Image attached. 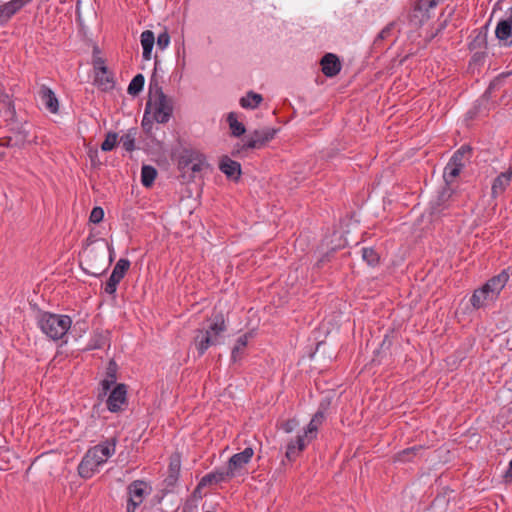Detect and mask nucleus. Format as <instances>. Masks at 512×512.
I'll return each instance as SVG.
<instances>
[{
	"mask_svg": "<svg viewBox=\"0 0 512 512\" xmlns=\"http://www.w3.org/2000/svg\"><path fill=\"white\" fill-rule=\"evenodd\" d=\"M104 218V210L100 206H96L92 209L89 220L94 224L100 223Z\"/></svg>",
	"mask_w": 512,
	"mask_h": 512,
	"instance_id": "obj_43",
	"label": "nucleus"
},
{
	"mask_svg": "<svg viewBox=\"0 0 512 512\" xmlns=\"http://www.w3.org/2000/svg\"><path fill=\"white\" fill-rule=\"evenodd\" d=\"M506 474L512 478V459L510 460L509 464H508V469H507V472Z\"/></svg>",
	"mask_w": 512,
	"mask_h": 512,
	"instance_id": "obj_50",
	"label": "nucleus"
},
{
	"mask_svg": "<svg viewBox=\"0 0 512 512\" xmlns=\"http://www.w3.org/2000/svg\"><path fill=\"white\" fill-rule=\"evenodd\" d=\"M214 483H222L227 481L228 479L234 478L235 476L230 471L228 466L224 468H218L214 471H212Z\"/></svg>",
	"mask_w": 512,
	"mask_h": 512,
	"instance_id": "obj_38",
	"label": "nucleus"
},
{
	"mask_svg": "<svg viewBox=\"0 0 512 512\" xmlns=\"http://www.w3.org/2000/svg\"><path fill=\"white\" fill-rule=\"evenodd\" d=\"M227 122L233 137H240L245 134L246 127L242 122H239L235 112H230L227 115Z\"/></svg>",
	"mask_w": 512,
	"mask_h": 512,
	"instance_id": "obj_29",
	"label": "nucleus"
},
{
	"mask_svg": "<svg viewBox=\"0 0 512 512\" xmlns=\"http://www.w3.org/2000/svg\"><path fill=\"white\" fill-rule=\"evenodd\" d=\"M94 55H93V67H94V73L97 71H105L108 70L107 66L105 65V61L102 57L96 56L95 53L98 52V48L94 47Z\"/></svg>",
	"mask_w": 512,
	"mask_h": 512,
	"instance_id": "obj_42",
	"label": "nucleus"
},
{
	"mask_svg": "<svg viewBox=\"0 0 512 512\" xmlns=\"http://www.w3.org/2000/svg\"><path fill=\"white\" fill-rule=\"evenodd\" d=\"M250 336H251L250 333H246V334H243L240 337H238V339L236 340V343L231 351V360L233 362H237L238 360L241 359V357L244 353V349L246 348V346L248 344Z\"/></svg>",
	"mask_w": 512,
	"mask_h": 512,
	"instance_id": "obj_28",
	"label": "nucleus"
},
{
	"mask_svg": "<svg viewBox=\"0 0 512 512\" xmlns=\"http://www.w3.org/2000/svg\"><path fill=\"white\" fill-rule=\"evenodd\" d=\"M106 396V407L111 413H120L128 406V387L124 383L116 384Z\"/></svg>",
	"mask_w": 512,
	"mask_h": 512,
	"instance_id": "obj_5",
	"label": "nucleus"
},
{
	"mask_svg": "<svg viewBox=\"0 0 512 512\" xmlns=\"http://www.w3.org/2000/svg\"><path fill=\"white\" fill-rule=\"evenodd\" d=\"M100 467L101 464L99 461L95 459L91 451L88 450L78 465V473L82 478L89 479L99 471Z\"/></svg>",
	"mask_w": 512,
	"mask_h": 512,
	"instance_id": "obj_16",
	"label": "nucleus"
},
{
	"mask_svg": "<svg viewBox=\"0 0 512 512\" xmlns=\"http://www.w3.org/2000/svg\"><path fill=\"white\" fill-rule=\"evenodd\" d=\"M422 448L420 446H413L407 449L402 450L397 455V461L399 462H407L411 461L417 454V452L421 451Z\"/></svg>",
	"mask_w": 512,
	"mask_h": 512,
	"instance_id": "obj_39",
	"label": "nucleus"
},
{
	"mask_svg": "<svg viewBox=\"0 0 512 512\" xmlns=\"http://www.w3.org/2000/svg\"><path fill=\"white\" fill-rule=\"evenodd\" d=\"M151 103L150 101L147 103V106H146V110H145V113H144V116H143V119H142V127L145 129V130H149L151 128V125H152V121L147 117L148 115V108L150 107Z\"/></svg>",
	"mask_w": 512,
	"mask_h": 512,
	"instance_id": "obj_46",
	"label": "nucleus"
},
{
	"mask_svg": "<svg viewBox=\"0 0 512 512\" xmlns=\"http://www.w3.org/2000/svg\"><path fill=\"white\" fill-rule=\"evenodd\" d=\"M144 83L145 78L142 74L135 75L128 85V93L133 96L137 95L143 90Z\"/></svg>",
	"mask_w": 512,
	"mask_h": 512,
	"instance_id": "obj_34",
	"label": "nucleus"
},
{
	"mask_svg": "<svg viewBox=\"0 0 512 512\" xmlns=\"http://www.w3.org/2000/svg\"><path fill=\"white\" fill-rule=\"evenodd\" d=\"M308 444L309 442L298 434L296 439L288 442L285 453L286 458L289 461L295 460Z\"/></svg>",
	"mask_w": 512,
	"mask_h": 512,
	"instance_id": "obj_23",
	"label": "nucleus"
},
{
	"mask_svg": "<svg viewBox=\"0 0 512 512\" xmlns=\"http://www.w3.org/2000/svg\"><path fill=\"white\" fill-rule=\"evenodd\" d=\"M219 169L230 179L238 180L241 175L240 163L230 159L229 157H224L221 160Z\"/></svg>",
	"mask_w": 512,
	"mask_h": 512,
	"instance_id": "obj_22",
	"label": "nucleus"
},
{
	"mask_svg": "<svg viewBox=\"0 0 512 512\" xmlns=\"http://www.w3.org/2000/svg\"><path fill=\"white\" fill-rule=\"evenodd\" d=\"M512 184V166L506 171L501 172L492 182L491 197L496 199L503 195L507 188Z\"/></svg>",
	"mask_w": 512,
	"mask_h": 512,
	"instance_id": "obj_15",
	"label": "nucleus"
},
{
	"mask_svg": "<svg viewBox=\"0 0 512 512\" xmlns=\"http://www.w3.org/2000/svg\"><path fill=\"white\" fill-rule=\"evenodd\" d=\"M107 249L109 251V260L110 261H113V256H114V247L112 244H107Z\"/></svg>",
	"mask_w": 512,
	"mask_h": 512,
	"instance_id": "obj_49",
	"label": "nucleus"
},
{
	"mask_svg": "<svg viewBox=\"0 0 512 512\" xmlns=\"http://www.w3.org/2000/svg\"><path fill=\"white\" fill-rule=\"evenodd\" d=\"M263 97L261 94L254 91H249L246 95L242 96L239 100L240 106L244 109H256L261 102Z\"/></svg>",
	"mask_w": 512,
	"mask_h": 512,
	"instance_id": "obj_26",
	"label": "nucleus"
},
{
	"mask_svg": "<svg viewBox=\"0 0 512 512\" xmlns=\"http://www.w3.org/2000/svg\"><path fill=\"white\" fill-rule=\"evenodd\" d=\"M253 455V448L246 447L243 451L230 457L227 466L235 477L241 475V470L251 461Z\"/></svg>",
	"mask_w": 512,
	"mask_h": 512,
	"instance_id": "obj_13",
	"label": "nucleus"
},
{
	"mask_svg": "<svg viewBox=\"0 0 512 512\" xmlns=\"http://www.w3.org/2000/svg\"><path fill=\"white\" fill-rule=\"evenodd\" d=\"M151 486L144 480H134L127 486L126 512H135L151 493Z\"/></svg>",
	"mask_w": 512,
	"mask_h": 512,
	"instance_id": "obj_4",
	"label": "nucleus"
},
{
	"mask_svg": "<svg viewBox=\"0 0 512 512\" xmlns=\"http://www.w3.org/2000/svg\"><path fill=\"white\" fill-rule=\"evenodd\" d=\"M444 0H417L410 15L409 22L413 28L423 26L433 15L434 9Z\"/></svg>",
	"mask_w": 512,
	"mask_h": 512,
	"instance_id": "obj_3",
	"label": "nucleus"
},
{
	"mask_svg": "<svg viewBox=\"0 0 512 512\" xmlns=\"http://www.w3.org/2000/svg\"><path fill=\"white\" fill-rule=\"evenodd\" d=\"M38 94L45 109L51 114H58L59 100L55 92L48 86L41 85Z\"/></svg>",
	"mask_w": 512,
	"mask_h": 512,
	"instance_id": "obj_17",
	"label": "nucleus"
},
{
	"mask_svg": "<svg viewBox=\"0 0 512 512\" xmlns=\"http://www.w3.org/2000/svg\"><path fill=\"white\" fill-rule=\"evenodd\" d=\"M172 112L173 107L171 101L160 90L158 97L154 102L153 120L159 124H165L170 120Z\"/></svg>",
	"mask_w": 512,
	"mask_h": 512,
	"instance_id": "obj_8",
	"label": "nucleus"
},
{
	"mask_svg": "<svg viewBox=\"0 0 512 512\" xmlns=\"http://www.w3.org/2000/svg\"><path fill=\"white\" fill-rule=\"evenodd\" d=\"M179 166L183 170H188L196 174L207 168L208 163L204 154L193 149H186L179 158Z\"/></svg>",
	"mask_w": 512,
	"mask_h": 512,
	"instance_id": "obj_7",
	"label": "nucleus"
},
{
	"mask_svg": "<svg viewBox=\"0 0 512 512\" xmlns=\"http://www.w3.org/2000/svg\"><path fill=\"white\" fill-rule=\"evenodd\" d=\"M85 273L88 274V275L94 276V277H98L100 275V273H90V272H88L86 270H85Z\"/></svg>",
	"mask_w": 512,
	"mask_h": 512,
	"instance_id": "obj_51",
	"label": "nucleus"
},
{
	"mask_svg": "<svg viewBox=\"0 0 512 512\" xmlns=\"http://www.w3.org/2000/svg\"><path fill=\"white\" fill-rule=\"evenodd\" d=\"M214 483V479H213V475H212V472L206 474L205 476L202 477V479L200 480V483L199 485L200 486H206V485H209V484H212Z\"/></svg>",
	"mask_w": 512,
	"mask_h": 512,
	"instance_id": "obj_47",
	"label": "nucleus"
},
{
	"mask_svg": "<svg viewBox=\"0 0 512 512\" xmlns=\"http://www.w3.org/2000/svg\"><path fill=\"white\" fill-rule=\"evenodd\" d=\"M471 147L469 145H462L459 149H457L452 157L450 158V162L454 164H464L465 165V157L471 154Z\"/></svg>",
	"mask_w": 512,
	"mask_h": 512,
	"instance_id": "obj_35",
	"label": "nucleus"
},
{
	"mask_svg": "<svg viewBox=\"0 0 512 512\" xmlns=\"http://www.w3.org/2000/svg\"><path fill=\"white\" fill-rule=\"evenodd\" d=\"M140 42L143 49L142 58L149 61L152 58V50L155 44L154 33L150 30H145L140 35Z\"/></svg>",
	"mask_w": 512,
	"mask_h": 512,
	"instance_id": "obj_24",
	"label": "nucleus"
},
{
	"mask_svg": "<svg viewBox=\"0 0 512 512\" xmlns=\"http://www.w3.org/2000/svg\"><path fill=\"white\" fill-rule=\"evenodd\" d=\"M130 267V261L125 258H121L115 264L112 273L106 282L104 291L109 295H114L117 291V286L120 281L124 278L126 271Z\"/></svg>",
	"mask_w": 512,
	"mask_h": 512,
	"instance_id": "obj_9",
	"label": "nucleus"
},
{
	"mask_svg": "<svg viewBox=\"0 0 512 512\" xmlns=\"http://www.w3.org/2000/svg\"><path fill=\"white\" fill-rule=\"evenodd\" d=\"M451 196V189H443L437 196L436 200L431 202V213L435 216L444 215V211L448 209L447 201Z\"/></svg>",
	"mask_w": 512,
	"mask_h": 512,
	"instance_id": "obj_21",
	"label": "nucleus"
},
{
	"mask_svg": "<svg viewBox=\"0 0 512 512\" xmlns=\"http://www.w3.org/2000/svg\"><path fill=\"white\" fill-rule=\"evenodd\" d=\"M324 418V413L321 411H318L315 413V415L312 417V419H316V423L320 424Z\"/></svg>",
	"mask_w": 512,
	"mask_h": 512,
	"instance_id": "obj_48",
	"label": "nucleus"
},
{
	"mask_svg": "<svg viewBox=\"0 0 512 512\" xmlns=\"http://www.w3.org/2000/svg\"><path fill=\"white\" fill-rule=\"evenodd\" d=\"M107 335L102 331H96L91 336L89 342H88V349L89 350H97L102 349L107 344Z\"/></svg>",
	"mask_w": 512,
	"mask_h": 512,
	"instance_id": "obj_32",
	"label": "nucleus"
},
{
	"mask_svg": "<svg viewBox=\"0 0 512 512\" xmlns=\"http://www.w3.org/2000/svg\"><path fill=\"white\" fill-rule=\"evenodd\" d=\"M33 0H10L0 5V25L3 26Z\"/></svg>",
	"mask_w": 512,
	"mask_h": 512,
	"instance_id": "obj_14",
	"label": "nucleus"
},
{
	"mask_svg": "<svg viewBox=\"0 0 512 512\" xmlns=\"http://www.w3.org/2000/svg\"><path fill=\"white\" fill-rule=\"evenodd\" d=\"M362 259L371 267H375L379 263V255L372 247L362 248Z\"/></svg>",
	"mask_w": 512,
	"mask_h": 512,
	"instance_id": "obj_36",
	"label": "nucleus"
},
{
	"mask_svg": "<svg viewBox=\"0 0 512 512\" xmlns=\"http://www.w3.org/2000/svg\"><path fill=\"white\" fill-rule=\"evenodd\" d=\"M136 134L137 132L135 129H129L121 136L119 142L125 151L132 152L135 150Z\"/></svg>",
	"mask_w": 512,
	"mask_h": 512,
	"instance_id": "obj_33",
	"label": "nucleus"
},
{
	"mask_svg": "<svg viewBox=\"0 0 512 512\" xmlns=\"http://www.w3.org/2000/svg\"><path fill=\"white\" fill-rule=\"evenodd\" d=\"M226 330L227 326L222 315L215 316L196 329L192 345L196 349L198 357L203 356L210 347L222 344L223 334Z\"/></svg>",
	"mask_w": 512,
	"mask_h": 512,
	"instance_id": "obj_1",
	"label": "nucleus"
},
{
	"mask_svg": "<svg viewBox=\"0 0 512 512\" xmlns=\"http://www.w3.org/2000/svg\"><path fill=\"white\" fill-rule=\"evenodd\" d=\"M72 325V319L68 315L45 312L38 319L40 330L50 339H62Z\"/></svg>",
	"mask_w": 512,
	"mask_h": 512,
	"instance_id": "obj_2",
	"label": "nucleus"
},
{
	"mask_svg": "<svg viewBox=\"0 0 512 512\" xmlns=\"http://www.w3.org/2000/svg\"><path fill=\"white\" fill-rule=\"evenodd\" d=\"M277 133V130L271 127L255 129L243 138L241 149H259L267 142L271 141Z\"/></svg>",
	"mask_w": 512,
	"mask_h": 512,
	"instance_id": "obj_6",
	"label": "nucleus"
},
{
	"mask_svg": "<svg viewBox=\"0 0 512 512\" xmlns=\"http://www.w3.org/2000/svg\"><path fill=\"white\" fill-rule=\"evenodd\" d=\"M117 366L111 361L106 369L105 377L100 381L101 392L99 397H104L117 383Z\"/></svg>",
	"mask_w": 512,
	"mask_h": 512,
	"instance_id": "obj_19",
	"label": "nucleus"
},
{
	"mask_svg": "<svg viewBox=\"0 0 512 512\" xmlns=\"http://www.w3.org/2000/svg\"><path fill=\"white\" fill-rule=\"evenodd\" d=\"M495 35L504 46H512V5L506 11L505 16L497 23Z\"/></svg>",
	"mask_w": 512,
	"mask_h": 512,
	"instance_id": "obj_10",
	"label": "nucleus"
},
{
	"mask_svg": "<svg viewBox=\"0 0 512 512\" xmlns=\"http://www.w3.org/2000/svg\"><path fill=\"white\" fill-rule=\"evenodd\" d=\"M157 176V170L151 165H143L141 168V183L144 187H150Z\"/></svg>",
	"mask_w": 512,
	"mask_h": 512,
	"instance_id": "obj_31",
	"label": "nucleus"
},
{
	"mask_svg": "<svg viewBox=\"0 0 512 512\" xmlns=\"http://www.w3.org/2000/svg\"><path fill=\"white\" fill-rule=\"evenodd\" d=\"M398 26V22L396 21H393V22H390L389 24H387L380 32L379 34L377 35L374 43L375 44H378L379 41H382V40H385V39H388L389 37L392 36L393 34V31L395 30V28Z\"/></svg>",
	"mask_w": 512,
	"mask_h": 512,
	"instance_id": "obj_41",
	"label": "nucleus"
},
{
	"mask_svg": "<svg viewBox=\"0 0 512 512\" xmlns=\"http://www.w3.org/2000/svg\"><path fill=\"white\" fill-rule=\"evenodd\" d=\"M299 425V422L297 419L295 418H292V419H288L286 421H284L282 424H281V429L289 434V433H292Z\"/></svg>",
	"mask_w": 512,
	"mask_h": 512,
	"instance_id": "obj_45",
	"label": "nucleus"
},
{
	"mask_svg": "<svg viewBox=\"0 0 512 512\" xmlns=\"http://www.w3.org/2000/svg\"><path fill=\"white\" fill-rule=\"evenodd\" d=\"M510 276H512V267H507L503 269L499 274L487 280L486 283L482 286L489 291L491 296L497 299L501 291L508 283Z\"/></svg>",
	"mask_w": 512,
	"mask_h": 512,
	"instance_id": "obj_11",
	"label": "nucleus"
},
{
	"mask_svg": "<svg viewBox=\"0 0 512 512\" xmlns=\"http://www.w3.org/2000/svg\"><path fill=\"white\" fill-rule=\"evenodd\" d=\"M94 82L103 91L111 90L114 87L113 77L108 70L95 72Z\"/></svg>",
	"mask_w": 512,
	"mask_h": 512,
	"instance_id": "obj_27",
	"label": "nucleus"
},
{
	"mask_svg": "<svg viewBox=\"0 0 512 512\" xmlns=\"http://www.w3.org/2000/svg\"><path fill=\"white\" fill-rule=\"evenodd\" d=\"M463 167L464 164H454L448 161L443 172V178L446 184H450L453 181V179L460 174Z\"/></svg>",
	"mask_w": 512,
	"mask_h": 512,
	"instance_id": "obj_30",
	"label": "nucleus"
},
{
	"mask_svg": "<svg viewBox=\"0 0 512 512\" xmlns=\"http://www.w3.org/2000/svg\"><path fill=\"white\" fill-rule=\"evenodd\" d=\"M320 65L323 74L328 78H332L339 74L342 68L339 57L333 53H326L322 57Z\"/></svg>",
	"mask_w": 512,
	"mask_h": 512,
	"instance_id": "obj_18",
	"label": "nucleus"
},
{
	"mask_svg": "<svg viewBox=\"0 0 512 512\" xmlns=\"http://www.w3.org/2000/svg\"><path fill=\"white\" fill-rule=\"evenodd\" d=\"M318 426L319 424L316 423V419H311L304 431L299 435L310 443L317 436Z\"/></svg>",
	"mask_w": 512,
	"mask_h": 512,
	"instance_id": "obj_37",
	"label": "nucleus"
},
{
	"mask_svg": "<svg viewBox=\"0 0 512 512\" xmlns=\"http://www.w3.org/2000/svg\"><path fill=\"white\" fill-rule=\"evenodd\" d=\"M157 47L160 50H165L170 44V35L168 32H161L157 37Z\"/></svg>",
	"mask_w": 512,
	"mask_h": 512,
	"instance_id": "obj_44",
	"label": "nucleus"
},
{
	"mask_svg": "<svg viewBox=\"0 0 512 512\" xmlns=\"http://www.w3.org/2000/svg\"><path fill=\"white\" fill-rule=\"evenodd\" d=\"M181 470V462L179 458L171 459L168 467V475L164 480L166 489H171L177 483Z\"/></svg>",
	"mask_w": 512,
	"mask_h": 512,
	"instance_id": "obj_25",
	"label": "nucleus"
},
{
	"mask_svg": "<svg viewBox=\"0 0 512 512\" xmlns=\"http://www.w3.org/2000/svg\"><path fill=\"white\" fill-rule=\"evenodd\" d=\"M496 298L490 295L489 291L483 286L475 289L470 297V303L474 309H481L494 302Z\"/></svg>",
	"mask_w": 512,
	"mask_h": 512,
	"instance_id": "obj_20",
	"label": "nucleus"
},
{
	"mask_svg": "<svg viewBox=\"0 0 512 512\" xmlns=\"http://www.w3.org/2000/svg\"><path fill=\"white\" fill-rule=\"evenodd\" d=\"M118 141V134L115 132H108L104 141L101 144V150L104 152L112 151Z\"/></svg>",
	"mask_w": 512,
	"mask_h": 512,
	"instance_id": "obj_40",
	"label": "nucleus"
},
{
	"mask_svg": "<svg viewBox=\"0 0 512 512\" xmlns=\"http://www.w3.org/2000/svg\"><path fill=\"white\" fill-rule=\"evenodd\" d=\"M116 444L117 437H112L101 441L99 444L91 447L89 450L102 466L110 457L115 454Z\"/></svg>",
	"mask_w": 512,
	"mask_h": 512,
	"instance_id": "obj_12",
	"label": "nucleus"
}]
</instances>
